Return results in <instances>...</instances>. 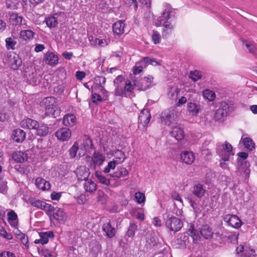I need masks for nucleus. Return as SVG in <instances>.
I'll return each instance as SVG.
<instances>
[{
  "instance_id": "obj_1",
  "label": "nucleus",
  "mask_w": 257,
  "mask_h": 257,
  "mask_svg": "<svg viewBox=\"0 0 257 257\" xmlns=\"http://www.w3.org/2000/svg\"><path fill=\"white\" fill-rule=\"evenodd\" d=\"M164 7V10L162 15L157 18L155 22L157 27L161 26L162 23H173L176 19L175 10L168 4H165Z\"/></svg>"
},
{
  "instance_id": "obj_2",
  "label": "nucleus",
  "mask_w": 257,
  "mask_h": 257,
  "mask_svg": "<svg viewBox=\"0 0 257 257\" xmlns=\"http://www.w3.org/2000/svg\"><path fill=\"white\" fill-rule=\"evenodd\" d=\"M46 114L54 117L59 116L60 109L57 105L56 99L53 97H48L45 99Z\"/></svg>"
},
{
  "instance_id": "obj_3",
  "label": "nucleus",
  "mask_w": 257,
  "mask_h": 257,
  "mask_svg": "<svg viewBox=\"0 0 257 257\" xmlns=\"http://www.w3.org/2000/svg\"><path fill=\"white\" fill-rule=\"evenodd\" d=\"M154 78L152 76L144 77L142 78H135L133 80L134 88L136 87L137 89L141 91H145L150 88L153 84Z\"/></svg>"
},
{
  "instance_id": "obj_4",
  "label": "nucleus",
  "mask_w": 257,
  "mask_h": 257,
  "mask_svg": "<svg viewBox=\"0 0 257 257\" xmlns=\"http://www.w3.org/2000/svg\"><path fill=\"white\" fill-rule=\"evenodd\" d=\"M232 147L230 144L227 142H225L224 144L221 146H217L216 148V153L221 158L222 160L224 162L229 160L231 155H233L232 152Z\"/></svg>"
},
{
  "instance_id": "obj_5",
  "label": "nucleus",
  "mask_w": 257,
  "mask_h": 257,
  "mask_svg": "<svg viewBox=\"0 0 257 257\" xmlns=\"http://www.w3.org/2000/svg\"><path fill=\"white\" fill-rule=\"evenodd\" d=\"M134 90V85L130 80H126L125 83L115 86L114 94L118 96H126Z\"/></svg>"
},
{
  "instance_id": "obj_6",
  "label": "nucleus",
  "mask_w": 257,
  "mask_h": 257,
  "mask_svg": "<svg viewBox=\"0 0 257 257\" xmlns=\"http://www.w3.org/2000/svg\"><path fill=\"white\" fill-rule=\"evenodd\" d=\"M230 106L227 102H222L220 107L214 113V120L219 122H223L226 118Z\"/></svg>"
},
{
  "instance_id": "obj_7",
  "label": "nucleus",
  "mask_w": 257,
  "mask_h": 257,
  "mask_svg": "<svg viewBox=\"0 0 257 257\" xmlns=\"http://www.w3.org/2000/svg\"><path fill=\"white\" fill-rule=\"evenodd\" d=\"M165 225L168 229L174 232L179 231L183 226L182 221L175 216L168 217Z\"/></svg>"
},
{
  "instance_id": "obj_8",
  "label": "nucleus",
  "mask_w": 257,
  "mask_h": 257,
  "mask_svg": "<svg viewBox=\"0 0 257 257\" xmlns=\"http://www.w3.org/2000/svg\"><path fill=\"white\" fill-rule=\"evenodd\" d=\"M151 118L149 109L148 108L143 109L139 116V128L145 129L148 125Z\"/></svg>"
},
{
  "instance_id": "obj_9",
  "label": "nucleus",
  "mask_w": 257,
  "mask_h": 257,
  "mask_svg": "<svg viewBox=\"0 0 257 257\" xmlns=\"http://www.w3.org/2000/svg\"><path fill=\"white\" fill-rule=\"evenodd\" d=\"M8 62L11 68L14 70L18 69L22 64L21 58L15 53H12L8 55Z\"/></svg>"
},
{
  "instance_id": "obj_10",
  "label": "nucleus",
  "mask_w": 257,
  "mask_h": 257,
  "mask_svg": "<svg viewBox=\"0 0 257 257\" xmlns=\"http://www.w3.org/2000/svg\"><path fill=\"white\" fill-rule=\"evenodd\" d=\"M91 158V162L89 167L94 169L96 165L100 166L102 165L105 160V157L99 152H95Z\"/></svg>"
},
{
  "instance_id": "obj_11",
  "label": "nucleus",
  "mask_w": 257,
  "mask_h": 257,
  "mask_svg": "<svg viewBox=\"0 0 257 257\" xmlns=\"http://www.w3.org/2000/svg\"><path fill=\"white\" fill-rule=\"evenodd\" d=\"M174 113L169 110H164L161 114V121L166 125H170L175 121Z\"/></svg>"
},
{
  "instance_id": "obj_12",
  "label": "nucleus",
  "mask_w": 257,
  "mask_h": 257,
  "mask_svg": "<svg viewBox=\"0 0 257 257\" xmlns=\"http://www.w3.org/2000/svg\"><path fill=\"white\" fill-rule=\"evenodd\" d=\"M55 136L60 141H67L71 138V131L69 128L62 127L55 132Z\"/></svg>"
},
{
  "instance_id": "obj_13",
  "label": "nucleus",
  "mask_w": 257,
  "mask_h": 257,
  "mask_svg": "<svg viewBox=\"0 0 257 257\" xmlns=\"http://www.w3.org/2000/svg\"><path fill=\"white\" fill-rule=\"evenodd\" d=\"M102 229L104 232V235L108 238H111L114 236L116 232L115 228L110 220L103 224Z\"/></svg>"
},
{
  "instance_id": "obj_14",
  "label": "nucleus",
  "mask_w": 257,
  "mask_h": 257,
  "mask_svg": "<svg viewBox=\"0 0 257 257\" xmlns=\"http://www.w3.org/2000/svg\"><path fill=\"white\" fill-rule=\"evenodd\" d=\"M225 220L229 225L235 228L240 227L241 225L240 219L236 215L228 214L226 215Z\"/></svg>"
},
{
  "instance_id": "obj_15",
  "label": "nucleus",
  "mask_w": 257,
  "mask_h": 257,
  "mask_svg": "<svg viewBox=\"0 0 257 257\" xmlns=\"http://www.w3.org/2000/svg\"><path fill=\"white\" fill-rule=\"evenodd\" d=\"M44 60L45 63L50 66H54L58 63V57L54 53L47 52L45 54Z\"/></svg>"
},
{
  "instance_id": "obj_16",
  "label": "nucleus",
  "mask_w": 257,
  "mask_h": 257,
  "mask_svg": "<svg viewBox=\"0 0 257 257\" xmlns=\"http://www.w3.org/2000/svg\"><path fill=\"white\" fill-rule=\"evenodd\" d=\"M52 216L60 223L64 222L67 217L66 213L62 209L57 207H56V209L54 213H53Z\"/></svg>"
},
{
  "instance_id": "obj_17",
  "label": "nucleus",
  "mask_w": 257,
  "mask_h": 257,
  "mask_svg": "<svg viewBox=\"0 0 257 257\" xmlns=\"http://www.w3.org/2000/svg\"><path fill=\"white\" fill-rule=\"evenodd\" d=\"M21 125L24 128L35 130L36 127L39 126V122L35 120L27 118L21 122Z\"/></svg>"
},
{
  "instance_id": "obj_18",
  "label": "nucleus",
  "mask_w": 257,
  "mask_h": 257,
  "mask_svg": "<svg viewBox=\"0 0 257 257\" xmlns=\"http://www.w3.org/2000/svg\"><path fill=\"white\" fill-rule=\"evenodd\" d=\"M195 157L192 152L189 151L182 152L180 154V160L183 163L191 164L193 163Z\"/></svg>"
},
{
  "instance_id": "obj_19",
  "label": "nucleus",
  "mask_w": 257,
  "mask_h": 257,
  "mask_svg": "<svg viewBox=\"0 0 257 257\" xmlns=\"http://www.w3.org/2000/svg\"><path fill=\"white\" fill-rule=\"evenodd\" d=\"M76 176L79 180H87L90 175L89 169L84 167H80L76 171Z\"/></svg>"
},
{
  "instance_id": "obj_20",
  "label": "nucleus",
  "mask_w": 257,
  "mask_h": 257,
  "mask_svg": "<svg viewBox=\"0 0 257 257\" xmlns=\"http://www.w3.org/2000/svg\"><path fill=\"white\" fill-rule=\"evenodd\" d=\"M206 192L205 187L199 183L194 185L192 191V194L198 198L202 197L205 195Z\"/></svg>"
},
{
  "instance_id": "obj_21",
  "label": "nucleus",
  "mask_w": 257,
  "mask_h": 257,
  "mask_svg": "<svg viewBox=\"0 0 257 257\" xmlns=\"http://www.w3.org/2000/svg\"><path fill=\"white\" fill-rule=\"evenodd\" d=\"M13 159L17 163H23L28 159L27 154L25 152L16 151L12 154Z\"/></svg>"
},
{
  "instance_id": "obj_22",
  "label": "nucleus",
  "mask_w": 257,
  "mask_h": 257,
  "mask_svg": "<svg viewBox=\"0 0 257 257\" xmlns=\"http://www.w3.org/2000/svg\"><path fill=\"white\" fill-rule=\"evenodd\" d=\"M157 244V239L154 233L148 232L146 235L145 246L147 248H151Z\"/></svg>"
},
{
  "instance_id": "obj_23",
  "label": "nucleus",
  "mask_w": 257,
  "mask_h": 257,
  "mask_svg": "<svg viewBox=\"0 0 257 257\" xmlns=\"http://www.w3.org/2000/svg\"><path fill=\"white\" fill-rule=\"evenodd\" d=\"M124 23L122 21H118L114 23L112 26L114 34L117 36H120L124 33Z\"/></svg>"
},
{
  "instance_id": "obj_24",
  "label": "nucleus",
  "mask_w": 257,
  "mask_h": 257,
  "mask_svg": "<svg viewBox=\"0 0 257 257\" xmlns=\"http://www.w3.org/2000/svg\"><path fill=\"white\" fill-rule=\"evenodd\" d=\"M201 235L205 239H208L212 238L213 232L210 226L207 224L203 225L200 229Z\"/></svg>"
},
{
  "instance_id": "obj_25",
  "label": "nucleus",
  "mask_w": 257,
  "mask_h": 257,
  "mask_svg": "<svg viewBox=\"0 0 257 257\" xmlns=\"http://www.w3.org/2000/svg\"><path fill=\"white\" fill-rule=\"evenodd\" d=\"M35 184L38 188L43 191L48 190L51 188V185L49 182L41 178H38L36 179Z\"/></svg>"
},
{
  "instance_id": "obj_26",
  "label": "nucleus",
  "mask_w": 257,
  "mask_h": 257,
  "mask_svg": "<svg viewBox=\"0 0 257 257\" xmlns=\"http://www.w3.org/2000/svg\"><path fill=\"white\" fill-rule=\"evenodd\" d=\"M82 142L80 145L81 149L83 148L84 150L87 151L89 149H92L93 148V144L91 140L86 135L82 136Z\"/></svg>"
},
{
  "instance_id": "obj_27",
  "label": "nucleus",
  "mask_w": 257,
  "mask_h": 257,
  "mask_svg": "<svg viewBox=\"0 0 257 257\" xmlns=\"http://www.w3.org/2000/svg\"><path fill=\"white\" fill-rule=\"evenodd\" d=\"M242 135L240 142L243 144L244 147L249 151H252L255 148V144L251 139L248 137H244Z\"/></svg>"
},
{
  "instance_id": "obj_28",
  "label": "nucleus",
  "mask_w": 257,
  "mask_h": 257,
  "mask_svg": "<svg viewBox=\"0 0 257 257\" xmlns=\"http://www.w3.org/2000/svg\"><path fill=\"white\" fill-rule=\"evenodd\" d=\"M13 140L18 143L22 142L26 138V133L21 129H17L13 132Z\"/></svg>"
},
{
  "instance_id": "obj_29",
  "label": "nucleus",
  "mask_w": 257,
  "mask_h": 257,
  "mask_svg": "<svg viewBox=\"0 0 257 257\" xmlns=\"http://www.w3.org/2000/svg\"><path fill=\"white\" fill-rule=\"evenodd\" d=\"M163 29L162 32V36L164 38L166 39L172 32L174 28V24L173 23H162Z\"/></svg>"
},
{
  "instance_id": "obj_30",
  "label": "nucleus",
  "mask_w": 257,
  "mask_h": 257,
  "mask_svg": "<svg viewBox=\"0 0 257 257\" xmlns=\"http://www.w3.org/2000/svg\"><path fill=\"white\" fill-rule=\"evenodd\" d=\"M76 117L73 114H67L63 118V123L67 126H72L75 124Z\"/></svg>"
},
{
  "instance_id": "obj_31",
  "label": "nucleus",
  "mask_w": 257,
  "mask_h": 257,
  "mask_svg": "<svg viewBox=\"0 0 257 257\" xmlns=\"http://www.w3.org/2000/svg\"><path fill=\"white\" fill-rule=\"evenodd\" d=\"M170 134L178 141L182 140L184 137L183 131L178 126L174 127L172 131L170 132Z\"/></svg>"
},
{
  "instance_id": "obj_32",
  "label": "nucleus",
  "mask_w": 257,
  "mask_h": 257,
  "mask_svg": "<svg viewBox=\"0 0 257 257\" xmlns=\"http://www.w3.org/2000/svg\"><path fill=\"white\" fill-rule=\"evenodd\" d=\"M187 233L192 238L194 243H197L200 240V236L197 231L194 229L193 224H191L187 230Z\"/></svg>"
},
{
  "instance_id": "obj_33",
  "label": "nucleus",
  "mask_w": 257,
  "mask_h": 257,
  "mask_svg": "<svg viewBox=\"0 0 257 257\" xmlns=\"http://www.w3.org/2000/svg\"><path fill=\"white\" fill-rule=\"evenodd\" d=\"M35 35V33L31 30H22L20 32V37L25 41L32 40Z\"/></svg>"
},
{
  "instance_id": "obj_34",
  "label": "nucleus",
  "mask_w": 257,
  "mask_h": 257,
  "mask_svg": "<svg viewBox=\"0 0 257 257\" xmlns=\"http://www.w3.org/2000/svg\"><path fill=\"white\" fill-rule=\"evenodd\" d=\"M83 186L86 192L92 193L96 190V184L91 179H87L85 180Z\"/></svg>"
},
{
  "instance_id": "obj_35",
  "label": "nucleus",
  "mask_w": 257,
  "mask_h": 257,
  "mask_svg": "<svg viewBox=\"0 0 257 257\" xmlns=\"http://www.w3.org/2000/svg\"><path fill=\"white\" fill-rule=\"evenodd\" d=\"M106 81V78L102 76H97L95 77L94 84L91 88L93 90H96V88L99 87L100 86H103Z\"/></svg>"
},
{
  "instance_id": "obj_36",
  "label": "nucleus",
  "mask_w": 257,
  "mask_h": 257,
  "mask_svg": "<svg viewBox=\"0 0 257 257\" xmlns=\"http://www.w3.org/2000/svg\"><path fill=\"white\" fill-rule=\"evenodd\" d=\"M128 172L125 168L120 167L117 168V170L111 175L113 178H121L127 176Z\"/></svg>"
},
{
  "instance_id": "obj_37",
  "label": "nucleus",
  "mask_w": 257,
  "mask_h": 257,
  "mask_svg": "<svg viewBox=\"0 0 257 257\" xmlns=\"http://www.w3.org/2000/svg\"><path fill=\"white\" fill-rule=\"evenodd\" d=\"M37 135L40 137L46 136L49 133V127L45 124H39L36 127Z\"/></svg>"
},
{
  "instance_id": "obj_38",
  "label": "nucleus",
  "mask_w": 257,
  "mask_h": 257,
  "mask_svg": "<svg viewBox=\"0 0 257 257\" xmlns=\"http://www.w3.org/2000/svg\"><path fill=\"white\" fill-rule=\"evenodd\" d=\"M240 162V165L238 167V169L244 173L247 176L250 173L249 167L250 164L248 162L245 160L238 161Z\"/></svg>"
},
{
  "instance_id": "obj_39",
  "label": "nucleus",
  "mask_w": 257,
  "mask_h": 257,
  "mask_svg": "<svg viewBox=\"0 0 257 257\" xmlns=\"http://www.w3.org/2000/svg\"><path fill=\"white\" fill-rule=\"evenodd\" d=\"M95 175L99 183L108 186L110 184L109 179H107L105 176H104L101 172L96 171Z\"/></svg>"
},
{
  "instance_id": "obj_40",
  "label": "nucleus",
  "mask_w": 257,
  "mask_h": 257,
  "mask_svg": "<svg viewBox=\"0 0 257 257\" xmlns=\"http://www.w3.org/2000/svg\"><path fill=\"white\" fill-rule=\"evenodd\" d=\"M23 18L19 16L18 14L13 13L10 15V22L14 25H21Z\"/></svg>"
},
{
  "instance_id": "obj_41",
  "label": "nucleus",
  "mask_w": 257,
  "mask_h": 257,
  "mask_svg": "<svg viewBox=\"0 0 257 257\" xmlns=\"http://www.w3.org/2000/svg\"><path fill=\"white\" fill-rule=\"evenodd\" d=\"M45 22L47 26L50 28L56 27L58 24L57 18L54 16H50L46 18Z\"/></svg>"
},
{
  "instance_id": "obj_42",
  "label": "nucleus",
  "mask_w": 257,
  "mask_h": 257,
  "mask_svg": "<svg viewBox=\"0 0 257 257\" xmlns=\"http://www.w3.org/2000/svg\"><path fill=\"white\" fill-rule=\"evenodd\" d=\"M40 239L42 241V244H46L48 242V238L53 237L54 234L52 231L40 232L39 233Z\"/></svg>"
},
{
  "instance_id": "obj_43",
  "label": "nucleus",
  "mask_w": 257,
  "mask_h": 257,
  "mask_svg": "<svg viewBox=\"0 0 257 257\" xmlns=\"http://www.w3.org/2000/svg\"><path fill=\"white\" fill-rule=\"evenodd\" d=\"M187 108L193 115H196L199 112L200 107L195 103L189 102L187 104Z\"/></svg>"
},
{
  "instance_id": "obj_44",
  "label": "nucleus",
  "mask_w": 257,
  "mask_h": 257,
  "mask_svg": "<svg viewBox=\"0 0 257 257\" xmlns=\"http://www.w3.org/2000/svg\"><path fill=\"white\" fill-rule=\"evenodd\" d=\"M137 225L135 223H131L127 228L126 233V236L129 237H132L135 234L136 231L137 230Z\"/></svg>"
},
{
  "instance_id": "obj_45",
  "label": "nucleus",
  "mask_w": 257,
  "mask_h": 257,
  "mask_svg": "<svg viewBox=\"0 0 257 257\" xmlns=\"http://www.w3.org/2000/svg\"><path fill=\"white\" fill-rule=\"evenodd\" d=\"M203 96L209 101H213L215 99L216 95L215 93L209 89H206L203 92Z\"/></svg>"
},
{
  "instance_id": "obj_46",
  "label": "nucleus",
  "mask_w": 257,
  "mask_h": 257,
  "mask_svg": "<svg viewBox=\"0 0 257 257\" xmlns=\"http://www.w3.org/2000/svg\"><path fill=\"white\" fill-rule=\"evenodd\" d=\"M78 149V143L76 142L69 150V153L71 158H74L76 157Z\"/></svg>"
},
{
  "instance_id": "obj_47",
  "label": "nucleus",
  "mask_w": 257,
  "mask_h": 257,
  "mask_svg": "<svg viewBox=\"0 0 257 257\" xmlns=\"http://www.w3.org/2000/svg\"><path fill=\"white\" fill-rule=\"evenodd\" d=\"M6 47L8 49L14 50L17 42L11 37L8 38L6 40Z\"/></svg>"
},
{
  "instance_id": "obj_48",
  "label": "nucleus",
  "mask_w": 257,
  "mask_h": 257,
  "mask_svg": "<svg viewBox=\"0 0 257 257\" xmlns=\"http://www.w3.org/2000/svg\"><path fill=\"white\" fill-rule=\"evenodd\" d=\"M152 40L154 44H158L160 43L161 37L160 33L157 31L153 30L152 35Z\"/></svg>"
},
{
  "instance_id": "obj_49",
  "label": "nucleus",
  "mask_w": 257,
  "mask_h": 257,
  "mask_svg": "<svg viewBox=\"0 0 257 257\" xmlns=\"http://www.w3.org/2000/svg\"><path fill=\"white\" fill-rule=\"evenodd\" d=\"M118 163L117 161H112L109 162L107 165L104 168L103 170V172L105 173H109L111 169H114L116 165L118 164Z\"/></svg>"
},
{
  "instance_id": "obj_50",
  "label": "nucleus",
  "mask_w": 257,
  "mask_h": 257,
  "mask_svg": "<svg viewBox=\"0 0 257 257\" xmlns=\"http://www.w3.org/2000/svg\"><path fill=\"white\" fill-rule=\"evenodd\" d=\"M135 198L137 202L139 204L144 203L145 202L146 198L145 194L142 192H136L135 195Z\"/></svg>"
},
{
  "instance_id": "obj_51",
  "label": "nucleus",
  "mask_w": 257,
  "mask_h": 257,
  "mask_svg": "<svg viewBox=\"0 0 257 257\" xmlns=\"http://www.w3.org/2000/svg\"><path fill=\"white\" fill-rule=\"evenodd\" d=\"M19 2L18 0H6V4L8 8L15 9L17 8Z\"/></svg>"
},
{
  "instance_id": "obj_52",
  "label": "nucleus",
  "mask_w": 257,
  "mask_h": 257,
  "mask_svg": "<svg viewBox=\"0 0 257 257\" xmlns=\"http://www.w3.org/2000/svg\"><path fill=\"white\" fill-rule=\"evenodd\" d=\"M145 66L140 64V62H139L136 63L135 66L133 68V73L134 74L137 75L140 74L143 70L144 68H145Z\"/></svg>"
},
{
  "instance_id": "obj_53",
  "label": "nucleus",
  "mask_w": 257,
  "mask_h": 257,
  "mask_svg": "<svg viewBox=\"0 0 257 257\" xmlns=\"http://www.w3.org/2000/svg\"><path fill=\"white\" fill-rule=\"evenodd\" d=\"M56 209V207H55L54 206L52 205L51 204L47 203L46 208L45 210L46 213L51 218L52 216L53 213L55 211V210Z\"/></svg>"
},
{
  "instance_id": "obj_54",
  "label": "nucleus",
  "mask_w": 257,
  "mask_h": 257,
  "mask_svg": "<svg viewBox=\"0 0 257 257\" xmlns=\"http://www.w3.org/2000/svg\"><path fill=\"white\" fill-rule=\"evenodd\" d=\"M44 201L36 199L31 200L30 201V203L32 206L39 209L42 208V205L44 204Z\"/></svg>"
},
{
  "instance_id": "obj_55",
  "label": "nucleus",
  "mask_w": 257,
  "mask_h": 257,
  "mask_svg": "<svg viewBox=\"0 0 257 257\" xmlns=\"http://www.w3.org/2000/svg\"><path fill=\"white\" fill-rule=\"evenodd\" d=\"M17 238L19 239L25 246L28 245L29 242L28 238L25 234L22 233L18 234Z\"/></svg>"
},
{
  "instance_id": "obj_56",
  "label": "nucleus",
  "mask_w": 257,
  "mask_h": 257,
  "mask_svg": "<svg viewBox=\"0 0 257 257\" xmlns=\"http://www.w3.org/2000/svg\"><path fill=\"white\" fill-rule=\"evenodd\" d=\"M190 78L194 81H197L201 78V75L200 72L198 71H191L190 72Z\"/></svg>"
},
{
  "instance_id": "obj_57",
  "label": "nucleus",
  "mask_w": 257,
  "mask_h": 257,
  "mask_svg": "<svg viewBox=\"0 0 257 257\" xmlns=\"http://www.w3.org/2000/svg\"><path fill=\"white\" fill-rule=\"evenodd\" d=\"M108 41L105 39H100L95 38L94 42L99 47H105L108 45Z\"/></svg>"
},
{
  "instance_id": "obj_58",
  "label": "nucleus",
  "mask_w": 257,
  "mask_h": 257,
  "mask_svg": "<svg viewBox=\"0 0 257 257\" xmlns=\"http://www.w3.org/2000/svg\"><path fill=\"white\" fill-rule=\"evenodd\" d=\"M113 83L114 85L116 86L125 83V81L124 80V78L122 75H118L114 80Z\"/></svg>"
},
{
  "instance_id": "obj_59",
  "label": "nucleus",
  "mask_w": 257,
  "mask_h": 257,
  "mask_svg": "<svg viewBox=\"0 0 257 257\" xmlns=\"http://www.w3.org/2000/svg\"><path fill=\"white\" fill-rule=\"evenodd\" d=\"M7 215L8 220L15 221V220H18V215L17 213L13 210H11V211L9 212Z\"/></svg>"
},
{
  "instance_id": "obj_60",
  "label": "nucleus",
  "mask_w": 257,
  "mask_h": 257,
  "mask_svg": "<svg viewBox=\"0 0 257 257\" xmlns=\"http://www.w3.org/2000/svg\"><path fill=\"white\" fill-rule=\"evenodd\" d=\"M125 4L129 7H133L135 11L138 9V3L137 0H126Z\"/></svg>"
},
{
  "instance_id": "obj_61",
  "label": "nucleus",
  "mask_w": 257,
  "mask_h": 257,
  "mask_svg": "<svg viewBox=\"0 0 257 257\" xmlns=\"http://www.w3.org/2000/svg\"><path fill=\"white\" fill-rule=\"evenodd\" d=\"M91 99L94 103H97L98 101L101 102L102 101V97L96 93H92Z\"/></svg>"
},
{
  "instance_id": "obj_62",
  "label": "nucleus",
  "mask_w": 257,
  "mask_h": 257,
  "mask_svg": "<svg viewBox=\"0 0 257 257\" xmlns=\"http://www.w3.org/2000/svg\"><path fill=\"white\" fill-rule=\"evenodd\" d=\"M0 257H16L15 254L9 251H3L0 253Z\"/></svg>"
},
{
  "instance_id": "obj_63",
  "label": "nucleus",
  "mask_w": 257,
  "mask_h": 257,
  "mask_svg": "<svg viewBox=\"0 0 257 257\" xmlns=\"http://www.w3.org/2000/svg\"><path fill=\"white\" fill-rule=\"evenodd\" d=\"M61 196V193L53 192L51 194V198L53 200H58Z\"/></svg>"
},
{
  "instance_id": "obj_64",
  "label": "nucleus",
  "mask_w": 257,
  "mask_h": 257,
  "mask_svg": "<svg viewBox=\"0 0 257 257\" xmlns=\"http://www.w3.org/2000/svg\"><path fill=\"white\" fill-rule=\"evenodd\" d=\"M42 254L44 257H55V256L52 253L51 251L46 249L42 251Z\"/></svg>"
}]
</instances>
